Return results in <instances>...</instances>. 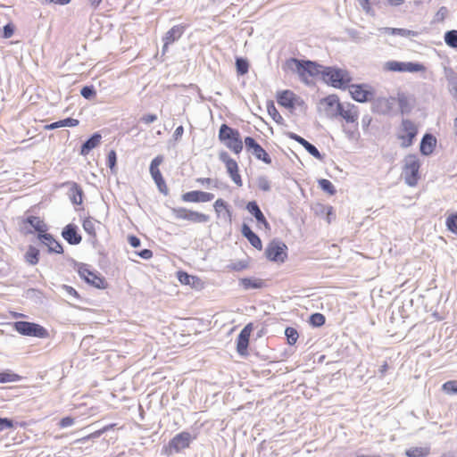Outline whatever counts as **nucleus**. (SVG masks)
<instances>
[{"instance_id": "nucleus-9", "label": "nucleus", "mask_w": 457, "mask_h": 457, "mask_svg": "<svg viewBox=\"0 0 457 457\" xmlns=\"http://www.w3.org/2000/svg\"><path fill=\"white\" fill-rule=\"evenodd\" d=\"M276 100L281 107L291 112L296 107H303L305 105L304 100L290 89L278 91L276 93Z\"/></svg>"}, {"instance_id": "nucleus-18", "label": "nucleus", "mask_w": 457, "mask_h": 457, "mask_svg": "<svg viewBox=\"0 0 457 457\" xmlns=\"http://www.w3.org/2000/svg\"><path fill=\"white\" fill-rule=\"evenodd\" d=\"M213 199L214 194L202 190L188 191L181 195L184 203H208Z\"/></svg>"}, {"instance_id": "nucleus-53", "label": "nucleus", "mask_w": 457, "mask_h": 457, "mask_svg": "<svg viewBox=\"0 0 457 457\" xmlns=\"http://www.w3.org/2000/svg\"><path fill=\"white\" fill-rule=\"evenodd\" d=\"M158 119L157 115L156 114H154V113H148V114H145L143 115L141 118H140V120L141 122L145 123V124H151L154 121H156Z\"/></svg>"}, {"instance_id": "nucleus-39", "label": "nucleus", "mask_w": 457, "mask_h": 457, "mask_svg": "<svg viewBox=\"0 0 457 457\" xmlns=\"http://www.w3.org/2000/svg\"><path fill=\"white\" fill-rule=\"evenodd\" d=\"M163 157L162 155L156 156L150 164V173L152 177L158 176L161 173L159 166L162 163Z\"/></svg>"}, {"instance_id": "nucleus-55", "label": "nucleus", "mask_w": 457, "mask_h": 457, "mask_svg": "<svg viewBox=\"0 0 457 457\" xmlns=\"http://www.w3.org/2000/svg\"><path fill=\"white\" fill-rule=\"evenodd\" d=\"M357 2L365 12L370 13L371 12L372 6L370 0H357Z\"/></svg>"}, {"instance_id": "nucleus-25", "label": "nucleus", "mask_w": 457, "mask_h": 457, "mask_svg": "<svg viewBox=\"0 0 457 457\" xmlns=\"http://www.w3.org/2000/svg\"><path fill=\"white\" fill-rule=\"evenodd\" d=\"M24 226L29 225L34 228V231L38 233V237L41 234L46 232L47 226L45 221L38 216H28L22 220Z\"/></svg>"}, {"instance_id": "nucleus-12", "label": "nucleus", "mask_w": 457, "mask_h": 457, "mask_svg": "<svg viewBox=\"0 0 457 457\" xmlns=\"http://www.w3.org/2000/svg\"><path fill=\"white\" fill-rule=\"evenodd\" d=\"M220 160L225 164L228 174L229 175L232 181L238 187H242L243 181L239 173L238 164L230 155L222 151L219 154Z\"/></svg>"}, {"instance_id": "nucleus-28", "label": "nucleus", "mask_w": 457, "mask_h": 457, "mask_svg": "<svg viewBox=\"0 0 457 457\" xmlns=\"http://www.w3.org/2000/svg\"><path fill=\"white\" fill-rule=\"evenodd\" d=\"M99 222L92 217H87L82 221V228L93 243L97 241L96 227Z\"/></svg>"}, {"instance_id": "nucleus-52", "label": "nucleus", "mask_w": 457, "mask_h": 457, "mask_svg": "<svg viewBox=\"0 0 457 457\" xmlns=\"http://www.w3.org/2000/svg\"><path fill=\"white\" fill-rule=\"evenodd\" d=\"M80 94L86 99H89L96 96V91L94 90L93 87L86 86L82 87Z\"/></svg>"}, {"instance_id": "nucleus-29", "label": "nucleus", "mask_w": 457, "mask_h": 457, "mask_svg": "<svg viewBox=\"0 0 457 457\" xmlns=\"http://www.w3.org/2000/svg\"><path fill=\"white\" fill-rule=\"evenodd\" d=\"M70 192L69 196L72 204L80 205L83 203V190L81 187L76 182H69Z\"/></svg>"}, {"instance_id": "nucleus-37", "label": "nucleus", "mask_w": 457, "mask_h": 457, "mask_svg": "<svg viewBox=\"0 0 457 457\" xmlns=\"http://www.w3.org/2000/svg\"><path fill=\"white\" fill-rule=\"evenodd\" d=\"M21 377L12 371L0 372V383L17 382L20 381Z\"/></svg>"}, {"instance_id": "nucleus-50", "label": "nucleus", "mask_w": 457, "mask_h": 457, "mask_svg": "<svg viewBox=\"0 0 457 457\" xmlns=\"http://www.w3.org/2000/svg\"><path fill=\"white\" fill-rule=\"evenodd\" d=\"M14 33V26L12 23L6 24L3 28L2 37L10 38Z\"/></svg>"}, {"instance_id": "nucleus-44", "label": "nucleus", "mask_w": 457, "mask_h": 457, "mask_svg": "<svg viewBox=\"0 0 457 457\" xmlns=\"http://www.w3.org/2000/svg\"><path fill=\"white\" fill-rule=\"evenodd\" d=\"M237 71L240 75H245L248 72L249 64L246 60L242 58H237L236 61Z\"/></svg>"}, {"instance_id": "nucleus-48", "label": "nucleus", "mask_w": 457, "mask_h": 457, "mask_svg": "<svg viewBox=\"0 0 457 457\" xmlns=\"http://www.w3.org/2000/svg\"><path fill=\"white\" fill-rule=\"evenodd\" d=\"M189 210L184 207L174 208L172 213L178 220H187Z\"/></svg>"}, {"instance_id": "nucleus-36", "label": "nucleus", "mask_w": 457, "mask_h": 457, "mask_svg": "<svg viewBox=\"0 0 457 457\" xmlns=\"http://www.w3.org/2000/svg\"><path fill=\"white\" fill-rule=\"evenodd\" d=\"M405 454L408 457H426L429 454L428 447H411L406 450Z\"/></svg>"}, {"instance_id": "nucleus-8", "label": "nucleus", "mask_w": 457, "mask_h": 457, "mask_svg": "<svg viewBox=\"0 0 457 457\" xmlns=\"http://www.w3.org/2000/svg\"><path fill=\"white\" fill-rule=\"evenodd\" d=\"M13 328L19 334L27 337L38 338L49 337V332L43 326L29 321H16L13 323Z\"/></svg>"}, {"instance_id": "nucleus-30", "label": "nucleus", "mask_w": 457, "mask_h": 457, "mask_svg": "<svg viewBox=\"0 0 457 457\" xmlns=\"http://www.w3.org/2000/svg\"><path fill=\"white\" fill-rule=\"evenodd\" d=\"M240 286L245 289H259L265 287V281L259 278H242L239 279Z\"/></svg>"}, {"instance_id": "nucleus-4", "label": "nucleus", "mask_w": 457, "mask_h": 457, "mask_svg": "<svg viewBox=\"0 0 457 457\" xmlns=\"http://www.w3.org/2000/svg\"><path fill=\"white\" fill-rule=\"evenodd\" d=\"M420 161L414 154H407L403 159L402 176L410 187H415L420 179Z\"/></svg>"}, {"instance_id": "nucleus-56", "label": "nucleus", "mask_w": 457, "mask_h": 457, "mask_svg": "<svg viewBox=\"0 0 457 457\" xmlns=\"http://www.w3.org/2000/svg\"><path fill=\"white\" fill-rule=\"evenodd\" d=\"M73 424H74V419L71 417H64L59 422V426L62 428L72 426Z\"/></svg>"}, {"instance_id": "nucleus-14", "label": "nucleus", "mask_w": 457, "mask_h": 457, "mask_svg": "<svg viewBox=\"0 0 457 457\" xmlns=\"http://www.w3.org/2000/svg\"><path fill=\"white\" fill-rule=\"evenodd\" d=\"M244 143L246 150L250 151L257 160L262 161L266 164L271 163V158L269 154L255 141L253 137H245Z\"/></svg>"}, {"instance_id": "nucleus-23", "label": "nucleus", "mask_w": 457, "mask_h": 457, "mask_svg": "<svg viewBox=\"0 0 457 457\" xmlns=\"http://www.w3.org/2000/svg\"><path fill=\"white\" fill-rule=\"evenodd\" d=\"M38 238L47 246L49 252L59 254L63 253L62 245L51 234L45 232Z\"/></svg>"}, {"instance_id": "nucleus-63", "label": "nucleus", "mask_w": 457, "mask_h": 457, "mask_svg": "<svg viewBox=\"0 0 457 457\" xmlns=\"http://www.w3.org/2000/svg\"><path fill=\"white\" fill-rule=\"evenodd\" d=\"M196 182L202 186L209 187L212 184L213 180L211 178H198Z\"/></svg>"}, {"instance_id": "nucleus-3", "label": "nucleus", "mask_w": 457, "mask_h": 457, "mask_svg": "<svg viewBox=\"0 0 457 457\" xmlns=\"http://www.w3.org/2000/svg\"><path fill=\"white\" fill-rule=\"evenodd\" d=\"M219 140L232 153L239 154L244 148L240 132L227 124H221L218 134Z\"/></svg>"}, {"instance_id": "nucleus-45", "label": "nucleus", "mask_w": 457, "mask_h": 457, "mask_svg": "<svg viewBox=\"0 0 457 457\" xmlns=\"http://www.w3.org/2000/svg\"><path fill=\"white\" fill-rule=\"evenodd\" d=\"M325 316L319 312L313 313L310 317V323L314 327H321L325 324Z\"/></svg>"}, {"instance_id": "nucleus-7", "label": "nucleus", "mask_w": 457, "mask_h": 457, "mask_svg": "<svg viewBox=\"0 0 457 457\" xmlns=\"http://www.w3.org/2000/svg\"><path fill=\"white\" fill-rule=\"evenodd\" d=\"M287 251V245L284 242L273 239L267 245L264 254L270 262L281 264L288 258Z\"/></svg>"}, {"instance_id": "nucleus-49", "label": "nucleus", "mask_w": 457, "mask_h": 457, "mask_svg": "<svg viewBox=\"0 0 457 457\" xmlns=\"http://www.w3.org/2000/svg\"><path fill=\"white\" fill-rule=\"evenodd\" d=\"M79 123V120L73 118H66L57 121L58 128L62 127H76Z\"/></svg>"}, {"instance_id": "nucleus-33", "label": "nucleus", "mask_w": 457, "mask_h": 457, "mask_svg": "<svg viewBox=\"0 0 457 457\" xmlns=\"http://www.w3.org/2000/svg\"><path fill=\"white\" fill-rule=\"evenodd\" d=\"M210 216L208 214L189 210L188 216H187V221L192 223H207L210 220Z\"/></svg>"}, {"instance_id": "nucleus-35", "label": "nucleus", "mask_w": 457, "mask_h": 457, "mask_svg": "<svg viewBox=\"0 0 457 457\" xmlns=\"http://www.w3.org/2000/svg\"><path fill=\"white\" fill-rule=\"evenodd\" d=\"M266 107H267V112H268L269 115L271 117V119L276 123L280 124V125L284 123V118L282 117V115L279 113V112L276 108L273 101L267 102Z\"/></svg>"}, {"instance_id": "nucleus-5", "label": "nucleus", "mask_w": 457, "mask_h": 457, "mask_svg": "<svg viewBox=\"0 0 457 457\" xmlns=\"http://www.w3.org/2000/svg\"><path fill=\"white\" fill-rule=\"evenodd\" d=\"M75 269L79 277L88 285L99 289H105L108 286L105 278L97 271L92 270L88 264L76 263Z\"/></svg>"}, {"instance_id": "nucleus-24", "label": "nucleus", "mask_w": 457, "mask_h": 457, "mask_svg": "<svg viewBox=\"0 0 457 457\" xmlns=\"http://www.w3.org/2000/svg\"><path fill=\"white\" fill-rule=\"evenodd\" d=\"M246 210L256 219L257 222L263 225L265 229H270V224L265 216L259 208L255 201L249 202L246 204Z\"/></svg>"}, {"instance_id": "nucleus-41", "label": "nucleus", "mask_w": 457, "mask_h": 457, "mask_svg": "<svg viewBox=\"0 0 457 457\" xmlns=\"http://www.w3.org/2000/svg\"><path fill=\"white\" fill-rule=\"evenodd\" d=\"M447 228L457 235V213L450 214L445 221Z\"/></svg>"}, {"instance_id": "nucleus-34", "label": "nucleus", "mask_w": 457, "mask_h": 457, "mask_svg": "<svg viewBox=\"0 0 457 457\" xmlns=\"http://www.w3.org/2000/svg\"><path fill=\"white\" fill-rule=\"evenodd\" d=\"M39 250L33 245H29L24 255V259L29 265H36L39 262Z\"/></svg>"}, {"instance_id": "nucleus-59", "label": "nucleus", "mask_w": 457, "mask_h": 457, "mask_svg": "<svg viewBox=\"0 0 457 457\" xmlns=\"http://www.w3.org/2000/svg\"><path fill=\"white\" fill-rule=\"evenodd\" d=\"M137 254L145 260H149L153 257V252L149 249H144L137 252Z\"/></svg>"}, {"instance_id": "nucleus-10", "label": "nucleus", "mask_w": 457, "mask_h": 457, "mask_svg": "<svg viewBox=\"0 0 457 457\" xmlns=\"http://www.w3.org/2000/svg\"><path fill=\"white\" fill-rule=\"evenodd\" d=\"M418 134V127L411 120H403L398 129L397 138L403 148L410 147Z\"/></svg>"}, {"instance_id": "nucleus-40", "label": "nucleus", "mask_w": 457, "mask_h": 457, "mask_svg": "<svg viewBox=\"0 0 457 457\" xmlns=\"http://www.w3.org/2000/svg\"><path fill=\"white\" fill-rule=\"evenodd\" d=\"M320 187L328 193L329 195H333L336 194V188L334 185L327 179H321L318 181Z\"/></svg>"}, {"instance_id": "nucleus-46", "label": "nucleus", "mask_w": 457, "mask_h": 457, "mask_svg": "<svg viewBox=\"0 0 457 457\" xmlns=\"http://www.w3.org/2000/svg\"><path fill=\"white\" fill-rule=\"evenodd\" d=\"M442 389L446 394H457V380H449L443 384Z\"/></svg>"}, {"instance_id": "nucleus-1", "label": "nucleus", "mask_w": 457, "mask_h": 457, "mask_svg": "<svg viewBox=\"0 0 457 457\" xmlns=\"http://www.w3.org/2000/svg\"><path fill=\"white\" fill-rule=\"evenodd\" d=\"M323 65L309 61L289 58L283 63L282 69L285 72L296 73L305 84H310L312 79L322 76Z\"/></svg>"}, {"instance_id": "nucleus-62", "label": "nucleus", "mask_w": 457, "mask_h": 457, "mask_svg": "<svg viewBox=\"0 0 457 457\" xmlns=\"http://www.w3.org/2000/svg\"><path fill=\"white\" fill-rule=\"evenodd\" d=\"M391 33L393 35H401V36H410L411 34H412L411 31L410 30H406V29H391Z\"/></svg>"}, {"instance_id": "nucleus-21", "label": "nucleus", "mask_w": 457, "mask_h": 457, "mask_svg": "<svg viewBox=\"0 0 457 457\" xmlns=\"http://www.w3.org/2000/svg\"><path fill=\"white\" fill-rule=\"evenodd\" d=\"M178 279L181 284L188 285L197 290H201L204 287V282L200 278L189 275L185 271L178 272Z\"/></svg>"}, {"instance_id": "nucleus-11", "label": "nucleus", "mask_w": 457, "mask_h": 457, "mask_svg": "<svg viewBox=\"0 0 457 457\" xmlns=\"http://www.w3.org/2000/svg\"><path fill=\"white\" fill-rule=\"evenodd\" d=\"M384 70L391 72H424L426 67L420 62L388 61L384 63Z\"/></svg>"}, {"instance_id": "nucleus-20", "label": "nucleus", "mask_w": 457, "mask_h": 457, "mask_svg": "<svg viewBox=\"0 0 457 457\" xmlns=\"http://www.w3.org/2000/svg\"><path fill=\"white\" fill-rule=\"evenodd\" d=\"M62 237L70 244V245H79L81 240L82 237L78 232V228L74 224H68L66 225L62 231Z\"/></svg>"}, {"instance_id": "nucleus-13", "label": "nucleus", "mask_w": 457, "mask_h": 457, "mask_svg": "<svg viewBox=\"0 0 457 457\" xmlns=\"http://www.w3.org/2000/svg\"><path fill=\"white\" fill-rule=\"evenodd\" d=\"M353 100L359 103L370 101L374 96L372 87L367 84H349L347 87Z\"/></svg>"}, {"instance_id": "nucleus-61", "label": "nucleus", "mask_w": 457, "mask_h": 457, "mask_svg": "<svg viewBox=\"0 0 457 457\" xmlns=\"http://www.w3.org/2000/svg\"><path fill=\"white\" fill-rule=\"evenodd\" d=\"M128 241L132 247H138L140 245V239L136 236H129Z\"/></svg>"}, {"instance_id": "nucleus-32", "label": "nucleus", "mask_w": 457, "mask_h": 457, "mask_svg": "<svg viewBox=\"0 0 457 457\" xmlns=\"http://www.w3.org/2000/svg\"><path fill=\"white\" fill-rule=\"evenodd\" d=\"M213 209L216 212L217 217H220L221 213H225L229 220H231L232 213L229 209L228 204L222 198H218L213 204Z\"/></svg>"}, {"instance_id": "nucleus-57", "label": "nucleus", "mask_w": 457, "mask_h": 457, "mask_svg": "<svg viewBox=\"0 0 457 457\" xmlns=\"http://www.w3.org/2000/svg\"><path fill=\"white\" fill-rule=\"evenodd\" d=\"M13 427V423L11 420L7 418H0V430H4V428H12Z\"/></svg>"}, {"instance_id": "nucleus-47", "label": "nucleus", "mask_w": 457, "mask_h": 457, "mask_svg": "<svg viewBox=\"0 0 457 457\" xmlns=\"http://www.w3.org/2000/svg\"><path fill=\"white\" fill-rule=\"evenodd\" d=\"M153 179L154 180L155 184L157 185L159 190L163 193L164 195H167L168 194V191H169V188L166 185V182L162 177V174L158 175V176H154V177H152Z\"/></svg>"}, {"instance_id": "nucleus-38", "label": "nucleus", "mask_w": 457, "mask_h": 457, "mask_svg": "<svg viewBox=\"0 0 457 457\" xmlns=\"http://www.w3.org/2000/svg\"><path fill=\"white\" fill-rule=\"evenodd\" d=\"M114 427V424H110V425H107V426H104L103 428L99 429V430H96L86 436H83L79 439L77 440V442H85L88 439H91V438H96V437H99L102 434H104V432L110 430L111 428H112Z\"/></svg>"}, {"instance_id": "nucleus-19", "label": "nucleus", "mask_w": 457, "mask_h": 457, "mask_svg": "<svg viewBox=\"0 0 457 457\" xmlns=\"http://www.w3.org/2000/svg\"><path fill=\"white\" fill-rule=\"evenodd\" d=\"M185 29L186 26L184 25H175L170 29H169L163 37L162 51L165 52L170 45L179 40L184 34Z\"/></svg>"}, {"instance_id": "nucleus-42", "label": "nucleus", "mask_w": 457, "mask_h": 457, "mask_svg": "<svg viewBox=\"0 0 457 457\" xmlns=\"http://www.w3.org/2000/svg\"><path fill=\"white\" fill-rule=\"evenodd\" d=\"M445 43L451 47H457V30H450L445 35Z\"/></svg>"}, {"instance_id": "nucleus-15", "label": "nucleus", "mask_w": 457, "mask_h": 457, "mask_svg": "<svg viewBox=\"0 0 457 457\" xmlns=\"http://www.w3.org/2000/svg\"><path fill=\"white\" fill-rule=\"evenodd\" d=\"M253 331V324L252 322L245 326L237 338V352L241 356L248 355V345L250 337Z\"/></svg>"}, {"instance_id": "nucleus-22", "label": "nucleus", "mask_w": 457, "mask_h": 457, "mask_svg": "<svg viewBox=\"0 0 457 457\" xmlns=\"http://www.w3.org/2000/svg\"><path fill=\"white\" fill-rule=\"evenodd\" d=\"M436 138L431 134H425L421 139L420 151L423 155H430L436 149Z\"/></svg>"}, {"instance_id": "nucleus-60", "label": "nucleus", "mask_w": 457, "mask_h": 457, "mask_svg": "<svg viewBox=\"0 0 457 457\" xmlns=\"http://www.w3.org/2000/svg\"><path fill=\"white\" fill-rule=\"evenodd\" d=\"M63 288L65 289L66 293L71 295V296H73L77 299L79 298V294L78 293V291L73 288L71 286H64Z\"/></svg>"}, {"instance_id": "nucleus-64", "label": "nucleus", "mask_w": 457, "mask_h": 457, "mask_svg": "<svg viewBox=\"0 0 457 457\" xmlns=\"http://www.w3.org/2000/svg\"><path fill=\"white\" fill-rule=\"evenodd\" d=\"M447 9L445 7H441L436 13L437 20L443 21Z\"/></svg>"}, {"instance_id": "nucleus-27", "label": "nucleus", "mask_w": 457, "mask_h": 457, "mask_svg": "<svg viewBox=\"0 0 457 457\" xmlns=\"http://www.w3.org/2000/svg\"><path fill=\"white\" fill-rule=\"evenodd\" d=\"M242 235L249 241V243L257 250L262 249V243L261 238L251 229V228L243 224L241 228Z\"/></svg>"}, {"instance_id": "nucleus-17", "label": "nucleus", "mask_w": 457, "mask_h": 457, "mask_svg": "<svg viewBox=\"0 0 457 457\" xmlns=\"http://www.w3.org/2000/svg\"><path fill=\"white\" fill-rule=\"evenodd\" d=\"M337 116L342 117L347 123L355 124V129L357 130L359 119V110L357 106L350 103L342 104Z\"/></svg>"}, {"instance_id": "nucleus-26", "label": "nucleus", "mask_w": 457, "mask_h": 457, "mask_svg": "<svg viewBox=\"0 0 457 457\" xmlns=\"http://www.w3.org/2000/svg\"><path fill=\"white\" fill-rule=\"evenodd\" d=\"M289 137L299 143L301 145H303L304 149L313 157H315L318 160H322V155L320 154L319 150L313 145L305 140L303 137L295 133H290Z\"/></svg>"}, {"instance_id": "nucleus-54", "label": "nucleus", "mask_w": 457, "mask_h": 457, "mask_svg": "<svg viewBox=\"0 0 457 457\" xmlns=\"http://www.w3.org/2000/svg\"><path fill=\"white\" fill-rule=\"evenodd\" d=\"M258 187L262 191H269L270 189V181L266 178H260L258 179Z\"/></svg>"}, {"instance_id": "nucleus-51", "label": "nucleus", "mask_w": 457, "mask_h": 457, "mask_svg": "<svg viewBox=\"0 0 457 457\" xmlns=\"http://www.w3.org/2000/svg\"><path fill=\"white\" fill-rule=\"evenodd\" d=\"M117 156L114 150H111L107 155V164L111 170H113L116 165Z\"/></svg>"}, {"instance_id": "nucleus-58", "label": "nucleus", "mask_w": 457, "mask_h": 457, "mask_svg": "<svg viewBox=\"0 0 457 457\" xmlns=\"http://www.w3.org/2000/svg\"><path fill=\"white\" fill-rule=\"evenodd\" d=\"M247 267L248 264L245 262H239L237 263H233L229 266L230 270L237 271L245 270Z\"/></svg>"}, {"instance_id": "nucleus-31", "label": "nucleus", "mask_w": 457, "mask_h": 457, "mask_svg": "<svg viewBox=\"0 0 457 457\" xmlns=\"http://www.w3.org/2000/svg\"><path fill=\"white\" fill-rule=\"evenodd\" d=\"M101 141V135L96 133L88 140H87L81 146L80 154L87 155L89 152L96 147Z\"/></svg>"}, {"instance_id": "nucleus-6", "label": "nucleus", "mask_w": 457, "mask_h": 457, "mask_svg": "<svg viewBox=\"0 0 457 457\" xmlns=\"http://www.w3.org/2000/svg\"><path fill=\"white\" fill-rule=\"evenodd\" d=\"M194 440L189 432L182 431L173 436L169 443L162 447V453L166 456H170L188 448Z\"/></svg>"}, {"instance_id": "nucleus-43", "label": "nucleus", "mask_w": 457, "mask_h": 457, "mask_svg": "<svg viewBox=\"0 0 457 457\" xmlns=\"http://www.w3.org/2000/svg\"><path fill=\"white\" fill-rule=\"evenodd\" d=\"M285 335L287 338V342L289 345H295L299 337L297 330L292 327H288L286 328Z\"/></svg>"}, {"instance_id": "nucleus-16", "label": "nucleus", "mask_w": 457, "mask_h": 457, "mask_svg": "<svg viewBox=\"0 0 457 457\" xmlns=\"http://www.w3.org/2000/svg\"><path fill=\"white\" fill-rule=\"evenodd\" d=\"M323 112L330 118L337 116V112L342 105L337 95L332 94L322 98L320 102Z\"/></svg>"}, {"instance_id": "nucleus-2", "label": "nucleus", "mask_w": 457, "mask_h": 457, "mask_svg": "<svg viewBox=\"0 0 457 457\" xmlns=\"http://www.w3.org/2000/svg\"><path fill=\"white\" fill-rule=\"evenodd\" d=\"M321 79L327 85L342 90L346 89L353 80L346 69L337 66H324Z\"/></svg>"}]
</instances>
